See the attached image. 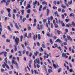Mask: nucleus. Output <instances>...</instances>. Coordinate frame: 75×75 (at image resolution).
I'll use <instances>...</instances> for the list:
<instances>
[{
    "label": "nucleus",
    "instance_id": "f257e3e1",
    "mask_svg": "<svg viewBox=\"0 0 75 75\" xmlns=\"http://www.w3.org/2000/svg\"><path fill=\"white\" fill-rule=\"evenodd\" d=\"M15 42H16V45H19L18 44V43L20 42V40L18 38H17V37H16V38L15 39Z\"/></svg>",
    "mask_w": 75,
    "mask_h": 75
},
{
    "label": "nucleus",
    "instance_id": "f03ea898",
    "mask_svg": "<svg viewBox=\"0 0 75 75\" xmlns=\"http://www.w3.org/2000/svg\"><path fill=\"white\" fill-rule=\"evenodd\" d=\"M67 37L68 40H69L70 42H72V38H71V37H70V36L69 35H67Z\"/></svg>",
    "mask_w": 75,
    "mask_h": 75
},
{
    "label": "nucleus",
    "instance_id": "7ed1b4c3",
    "mask_svg": "<svg viewBox=\"0 0 75 75\" xmlns=\"http://www.w3.org/2000/svg\"><path fill=\"white\" fill-rule=\"evenodd\" d=\"M0 27L1 28H0V35H1V31H2V28H3V26H2V25H1V23H0Z\"/></svg>",
    "mask_w": 75,
    "mask_h": 75
},
{
    "label": "nucleus",
    "instance_id": "20e7f679",
    "mask_svg": "<svg viewBox=\"0 0 75 75\" xmlns=\"http://www.w3.org/2000/svg\"><path fill=\"white\" fill-rule=\"evenodd\" d=\"M12 61L13 64H16L17 65H18V63H17L16 61H15L14 60H13Z\"/></svg>",
    "mask_w": 75,
    "mask_h": 75
},
{
    "label": "nucleus",
    "instance_id": "39448f33",
    "mask_svg": "<svg viewBox=\"0 0 75 75\" xmlns=\"http://www.w3.org/2000/svg\"><path fill=\"white\" fill-rule=\"evenodd\" d=\"M32 64V60H31L29 64V67L30 68H31V64Z\"/></svg>",
    "mask_w": 75,
    "mask_h": 75
},
{
    "label": "nucleus",
    "instance_id": "423d86ee",
    "mask_svg": "<svg viewBox=\"0 0 75 75\" xmlns=\"http://www.w3.org/2000/svg\"><path fill=\"white\" fill-rule=\"evenodd\" d=\"M4 63L5 64V66L7 68V69H10V67L8 65H7V64H6L7 63H6V62H4Z\"/></svg>",
    "mask_w": 75,
    "mask_h": 75
},
{
    "label": "nucleus",
    "instance_id": "0eeeda50",
    "mask_svg": "<svg viewBox=\"0 0 75 75\" xmlns=\"http://www.w3.org/2000/svg\"><path fill=\"white\" fill-rule=\"evenodd\" d=\"M65 56H66V53H64V52L62 53V57L64 58L65 57Z\"/></svg>",
    "mask_w": 75,
    "mask_h": 75
},
{
    "label": "nucleus",
    "instance_id": "6e6552de",
    "mask_svg": "<svg viewBox=\"0 0 75 75\" xmlns=\"http://www.w3.org/2000/svg\"><path fill=\"white\" fill-rule=\"evenodd\" d=\"M54 15L55 16H57V17H59V15H58V13L57 12V11H56L55 12H54Z\"/></svg>",
    "mask_w": 75,
    "mask_h": 75
},
{
    "label": "nucleus",
    "instance_id": "1a4fd4ad",
    "mask_svg": "<svg viewBox=\"0 0 75 75\" xmlns=\"http://www.w3.org/2000/svg\"><path fill=\"white\" fill-rule=\"evenodd\" d=\"M28 38H31V34L29 33L27 37Z\"/></svg>",
    "mask_w": 75,
    "mask_h": 75
},
{
    "label": "nucleus",
    "instance_id": "9d476101",
    "mask_svg": "<svg viewBox=\"0 0 75 75\" xmlns=\"http://www.w3.org/2000/svg\"><path fill=\"white\" fill-rule=\"evenodd\" d=\"M31 8V6H30V5L28 4V6H27V7L26 8V9H28V8Z\"/></svg>",
    "mask_w": 75,
    "mask_h": 75
},
{
    "label": "nucleus",
    "instance_id": "9b49d317",
    "mask_svg": "<svg viewBox=\"0 0 75 75\" xmlns=\"http://www.w3.org/2000/svg\"><path fill=\"white\" fill-rule=\"evenodd\" d=\"M6 10H7L8 13H10L11 10V9L9 8H7Z\"/></svg>",
    "mask_w": 75,
    "mask_h": 75
},
{
    "label": "nucleus",
    "instance_id": "f8f14e48",
    "mask_svg": "<svg viewBox=\"0 0 75 75\" xmlns=\"http://www.w3.org/2000/svg\"><path fill=\"white\" fill-rule=\"evenodd\" d=\"M15 25H16V28L17 29H19V26H18L16 23H15Z\"/></svg>",
    "mask_w": 75,
    "mask_h": 75
},
{
    "label": "nucleus",
    "instance_id": "ddd939ff",
    "mask_svg": "<svg viewBox=\"0 0 75 75\" xmlns=\"http://www.w3.org/2000/svg\"><path fill=\"white\" fill-rule=\"evenodd\" d=\"M52 72V69H48V73H49V74H50V73H51V72Z\"/></svg>",
    "mask_w": 75,
    "mask_h": 75
},
{
    "label": "nucleus",
    "instance_id": "4468645a",
    "mask_svg": "<svg viewBox=\"0 0 75 75\" xmlns=\"http://www.w3.org/2000/svg\"><path fill=\"white\" fill-rule=\"evenodd\" d=\"M42 5H41L40 6V7L39 9V11H41L42 10Z\"/></svg>",
    "mask_w": 75,
    "mask_h": 75
},
{
    "label": "nucleus",
    "instance_id": "2eb2a0df",
    "mask_svg": "<svg viewBox=\"0 0 75 75\" xmlns=\"http://www.w3.org/2000/svg\"><path fill=\"white\" fill-rule=\"evenodd\" d=\"M17 45H15L14 46V47H15V48L14 49V50H15L16 51H17Z\"/></svg>",
    "mask_w": 75,
    "mask_h": 75
},
{
    "label": "nucleus",
    "instance_id": "dca6fc26",
    "mask_svg": "<svg viewBox=\"0 0 75 75\" xmlns=\"http://www.w3.org/2000/svg\"><path fill=\"white\" fill-rule=\"evenodd\" d=\"M59 21V24H62L63 23V21H61L60 20H58Z\"/></svg>",
    "mask_w": 75,
    "mask_h": 75
},
{
    "label": "nucleus",
    "instance_id": "f3484780",
    "mask_svg": "<svg viewBox=\"0 0 75 75\" xmlns=\"http://www.w3.org/2000/svg\"><path fill=\"white\" fill-rule=\"evenodd\" d=\"M34 55H35V56H37V55L38 54V52L37 51H36L35 52H34Z\"/></svg>",
    "mask_w": 75,
    "mask_h": 75
},
{
    "label": "nucleus",
    "instance_id": "a211bd4d",
    "mask_svg": "<svg viewBox=\"0 0 75 75\" xmlns=\"http://www.w3.org/2000/svg\"><path fill=\"white\" fill-rule=\"evenodd\" d=\"M33 5H34V6H36V5L37 4V1H35V3H33Z\"/></svg>",
    "mask_w": 75,
    "mask_h": 75
},
{
    "label": "nucleus",
    "instance_id": "6ab92c4d",
    "mask_svg": "<svg viewBox=\"0 0 75 75\" xmlns=\"http://www.w3.org/2000/svg\"><path fill=\"white\" fill-rule=\"evenodd\" d=\"M38 27L37 28L38 30H41V29L40 28V24H38Z\"/></svg>",
    "mask_w": 75,
    "mask_h": 75
},
{
    "label": "nucleus",
    "instance_id": "aec40b11",
    "mask_svg": "<svg viewBox=\"0 0 75 75\" xmlns=\"http://www.w3.org/2000/svg\"><path fill=\"white\" fill-rule=\"evenodd\" d=\"M7 59V57H5V58L4 59V60L5 61L6 63V64H8V62H7V61L6 60Z\"/></svg>",
    "mask_w": 75,
    "mask_h": 75
},
{
    "label": "nucleus",
    "instance_id": "412c9836",
    "mask_svg": "<svg viewBox=\"0 0 75 75\" xmlns=\"http://www.w3.org/2000/svg\"><path fill=\"white\" fill-rule=\"evenodd\" d=\"M74 13H71L69 16L70 17H72V16H73V17H74Z\"/></svg>",
    "mask_w": 75,
    "mask_h": 75
},
{
    "label": "nucleus",
    "instance_id": "4be33fe9",
    "mask_svg": "<svg viewBox=\"0 0 75 75\" xmlns=\"http://www.w3.org/2000/svg\"><path fill=\"white\" fill-rule=\"evenodd\" d=\"M49 13H50V10H49V9H47V16H48V14H49Z\"/></svg>",
    "mask_w": 75,
    "mask_h": 75
},
{
    "label": "nucleus",
    "instance_id": "5701e85b",
    "mask_svg": "<svg viewBox=\"0 0 75 75\" xmlns=\"http://www.w3.org/2000/svg\"><path fill=\"white\" fill-rule=\"evenodd\" d=\"M27 12L28 14H30V12H31V10L30 9H28L27 11Z\"/></svg>",
    "mask_w": 75,
    "mask_h": 75
},
{
    "label": "nucleus",
    "instance_id": "b1692460",
    "mask_svg": "<svg viewBox=\"0 0 75 75\" xmlns=\"http://www.w3.org/2000/svg\"><path fill=\"white\" fill-rule=\"evenodd\" d=\"M72 24L74 27H75V24L74 22L72 21Z\"/></svg>",
    "mask_w": 75,
    "mask_h": 75
},
{
    "label": "nucleus",
    "instance_id": "393cba45",
    "mask_svg": "<svg viewBox=\"0 0 75 75\" xmlns=\"http://www.w3.org/2000/svg\"><path fill=\"white\" fill-rule=\"evenodd\" d=\"M24 10H22L21 11L22 12V15H24Z\"/></svg>",
    "mask_w": 75,
    "mask_h": 75
},
{
    "label": "nucleus",
    "instance_id": "a878e982",
    "mask_svg": "<svg viewBox=\"0 0 75 75\" xmlns=\"http://www.w3.org/2000/svg\"><path fill=\"white\" fill-rule=\"evenodd\" d=\"M53 67L55 69L57 68V65H56L55 64H53Z\"/></svg>",
    "mask_w": 75,
    "mask_h": 75
},
{
    "label": "nucleus",
    "instance_id": "bb28decb",
    "mask_svg": "<svg viewBox=\"0 0 75 75\" xmlns=\"http://www.w3.org/2000/svg\"><path fill=\"white\" fill-rule=\"evenodd\" d=\"M25 20H26V18H23L22 19V21L23 22H24Z\"/></svg>",
    "mask_w": 75,
    "mask_h": 75
},
{
    "label": "nucleus",
    "instance_id": "cd10ccee",
    "mask_svg": "<svg viewBox=\"0 0 75 75\" xmlns=\"http://www.w3.org/2000/svg\"><path fill=\"white\" fill-rule=\"evenodd\" d=\"M49 41H50L51 44H53V42H52V40H51V39H50L49 40Z\"/></svg>",
    "mask_w": 75,
    "mask_h": 75
},
{
    "label": "nucleus",
    "instance_id": "c85d7f7f",
    "mask_svg": "<svg viewBox=\"0 0 75 75\" xmlns=\"http://www.w3.org/2000/svg\"><path fill=\"white\" fill-rule=\"evenodd\" d=\"M40 38H41V36L40 34H39L38 35V40H40Z\"/></svg>",
    "mask_w": 75,
    "mask_h": 75
},
{
    "label": "nucleus",
    "instance_id": "c756f323",
    "mask_svg": "<svg viewBox=\"0 0 75 75\" xmlns=\"http://www.w3.org/2000/svg\"><path fill=\"white\" fill-rule=\"evenodd\" d=\"M7 55V52H4V57H6Z\"/></svg>",
    "mask_w": 75,
    "mask_h": 75
},
{
    "label": "nucleus",
    "instance_id": "7c9ffc66",
    "mask_svg": "<svg viewBox=\"0 0 75 75\" xmlns=\"http://www.w3.org/2000/svg\"><path fill=\"white\" fill-rule=\"evenodd\" d=\"M37 59H36L34 60V62H35V64H37Z\"/></svg>",
    "mask_w": 75,
    "mask_h": 75
},
{
    "label": "nucleus",
    "instance_id": "2f4dec72",
    "mask_svg": "<svg viewBox=\"0 0 75 75\" xmlns=\"http://www.w3.org/2000/svg\"><path fill=\"white\" fill-rule=\"evenodd\" d=\"M42 46L44 48H46V46H45V45L42 44Z\"/></svg>",
    "mask_w": 75,
    "mask_h": 75
},
{
    "label": "nucleus",
    "instance_id": "473e14b6",
    "mask_svg": "<svg viewBox=\"0 0 75 75\" xmlns=\"http://www.w3.org/2000/svg\"><path fill=\"white\" fill-rule=\"evenodd\" d=\"M33 27H36V25H37V23H34L33 25Z\"/></svg>",
    "mask_w": 75,
    "mask_h": 75
},
{
    "label": "nucleus",
    "instance_id": "72a5a7b5",
    "mask_svg": "<svg viewBox=\"0 0 75 75\" xmlns=\"http://www.w3.org/2000/svg\"><path fill=\"white\" fill-rule=\"evenodd\" d=\"M61 7H63V8H66V7L65 6H64L63 5H61Z\"/></svg>",
    "mask_w": 75,
    "mask_h": 75
},
{
    "label": "nucleus",
    "instance_id": "f704fd0d",
    "mask_svg": "<svg viewBox=\"0 0 75 75\" xmlns=\"http://www.w3.org/2000/svg\"><path fill=\"white\" fill-rule=\"evenodd\" d=\"M57 33L58 34H61V31H59V30H57Z\"/></svg>",
    "mask_w": 75,
    "mask_h": 75
},
{
    "label": "nucleus",
    "instance_id": "c9c22d12",
    "mask_svg": "<svg viewBox=\"0 0 75 75\" xmlns=\"http://www.w3.org/2000/svg\"><path fill=\"white\" fill-rule=\"evenodd\" d=\"M8 28L9 31H11V28H10V26H8Z\"/></svg>",
    "mask_w": 75,
    "mask_h": 75
},
{
    "label": "nucleus",
    "instance_id": "e433bc0d",
    "mask_svg": "<svg viewBox=\"0 0 75 75\" xmlns=\"http://www.w3.org/2000/svg\"><path fill=\"white\" fill-rule=\"evenodd\" d=\"M13 19H15L16 18V16L14 15V14L13 15Z\"/></svg>",
    "mask_w": 75,
    "mask_h": 75
},
{
    "label": "nucleus",
    "instance_id": "4c0bfd02",
    "mask_svg": "<svg viewBox=\"0 0 75 75\" xmlns=\"http://www.w3.org/2000/svg\"><path fill=\"white\" fill-rule=\"evenodd\" d=\"M4 12V11L3 10L1 11V14H3V13Z\"/></svg>",
    "mask_w": 75,
    "mask_h": 75
},
{
    "label": "nucleus",
    "instance_id": "58836bf2",
    "mask_svg": "<svg viewBox=\"0 0 75 75\" xmlns=\"http://www.w3.org/2000/svg\"><path fill=\"white\" fill-rule=\"evenodd\" d=\"M6 3V0H2L1 1V3Z\"/></svg>",
    "mask_w": 75,
    "mask_h": 75
},
{
    "label": "nucleus",
    "instance_id": "ea45409f",
    "mask_svg": "<svg viewBox=\"0 0 75 75\" xmlns=\"http://www.w3.org/2000/svg\"><path fill=\"white\" fill-rule=\"evenodd\" d=\"M6 41L7 42H10V40H9V39H6Z\"/></svg>",
    "mask_w": 75,
    "mask_h": 75
},
{
    "label": "nucleus",
    "instance_id": "a19ab883",
    "mask_svg": "<svg viewBox=\"0 0 75 75\" xmlns=\"http://www.w3.org/2000/svg\"><path fill=\"white\" fill-rule=\"evenodd\" d=\"M6 6H8V5H9V2H6Z\"/></svg>",
    "mask_w": 75,
    "mask_h": 75
},
{
    "label": "nucleus",
    "instance_id": "79ce46f5",
    "mask_svg": "<svg viewBox=\"0 0 75 75\" xmlns=\"http://www.w3.org/2000/svg\"><path fill=\"white\" fill-rule=\"evenodd\" d=\"M42 4H46V5H47V3H46V2H45V1H44L42 2Z\"/></svg>",
    "mask_w": 75,
    "mask_h": 75
},
{
    "label": "nucleus",
    "instance_id": "37998d69",
    "mask_svg": "<svg viewBox=\"0 0 75 75\" xmlns=\"http://www.w3.org/2000/svg\"><path fill=\"white\" fill-rule=\"evenodd\" d=\"M33 38L34 40V41H35V35H34L33 36Z\"/></svg>",
    "mask_w": 75,
    "mask_h": 75
},
{
    "label": "nucleus",
    "instance_id": "c03bdc74",
    "mask_svg": "<svg viewBox=\"0 0 75 75\" xmlns=\"http://www.w3.org/2000/svg\"><path fill=\"white\" fill-rule=\"evenodd\" d=\"M12 72H12V71H9V74H11V75H12Z\"/></svg>",
    "mask_w": 75,
    "mask_h": 75
},
{
    "label": "nucleus",
    "instance_id": "a18cd8bd",
    "mask_svg": "<svg viewBox=\"0 0 75 75\" xmlns=\"http://www.w3.org/2000/svg\"><path fill=\"white\" fill-rule=\"evenodd\" d=\"M1 72H4V69H1Z\"/></svg>",
    "mask_w": 75,
    "mask_h": 75
},
{
    "label": "nucleus",
    "instance_id": "49530a36",
    "mask_svg": "<svg viewBox=\"0 0 75 75\" xmlns=\"http://www.w3.org/2000/svg\"><path fill=\"white\" fill-rule=\"evenodd\" d=\"M21 45L22 46V47H23L24 48V49L25 48V46H24V44H21Z\"/></svg>",
    "mask_w": 75,
    "mask_h": 75
},
{
    "label": "nucleus",
    "instance_id": "de8ad7c7",
    "mask_svg": "<svg viewBox=\"0 0 75 75\" xmlns=\"http://www.w3.org/2000/svg\"><path fill=\"white\" fill-rule=\"evenodd\" d=\"M69 20L68 19H66L65 20V21H66V22H68V21H69Z\"/></svg>",
    "mask_w": 75,
    "mask_h": 75
},
{
    "label": "nucleus",
    "instance_id": "09e8293b",
    "mask_svg": "<svg viewBox=\"0 0 75 75\" xmlns=\"http://www.w3.org/2000/svg\"><path fill=\"white\" fill-rule=\"evenodd\" d=\"M59 39H57L56 41V42H59Z\"/></svg>",
    "mask_w": 75,
    "mask_h": 75
},
{
    "label": "nucleus",
    "instance_id": "8fccbe9b",
    "mask_svg": "<svg viewBox=\"0 0 75 75\" xmlns=\"http://www.w3.org/2000/svg\"><path fill=\"white\" fill-rule=\"evenodd\" d=\"M34 72L36 74H38V72H37L36 70H34Z\"/></svg>",
    "mask_w": 75,
    "mask_h": 75
},
{
    "label": "nucleus",
    "instance_id": "3c124183",
    "mask_svg": "<svg viewBox=\"0 0 75 75\" xmlns=\"http://www.w3.org/2000/svg\"><path fill=\"white\" fill-rule=\"evenodd\" d=\"M46 9H47V7L45 6L43 7V10H46Z\"/></svg>",
    "mask_w": 75,
    "mask_h": 75
},
{
    "label": "nucleus",
    "instance_id": "603ef678",
    "mask_svg": "<svg viewBox=\"0 0 75 75\" xmlns=\"http://www.w3.org/2000/svg\"><path fill=\"white\" fill-rule=\"evenodd\" d=\"M55 19L56 20V22L57 24H58V20H57V18H55Z\"/></svg>",
    "mask_w": 75,
    "mask_h": 75
},
{
    "label": "nucleus",
    "instance_id": "864d4df0",
    "mask_svg": "<svg viewBox=\"0 0 75 75\" xmlns=\"http://www.w3.org/2000/svg\"><path fill=\"white\" fill-rule=\"evenodd\" d=\"M58 48H59V49L60 51H61L62 50V48H61V47L60 46L58 47Z\"/></svg>",
    "mask_w": 75,
    "mask_h": 75
},
{
    "label": "nucleus",
    "instance_id": "5fc2aeb1",
    "mask_svg": "<svg viewBox=\"0 0 75 75\" xmlns=\"http://www.w3.org/2000/svg\"><path fill=\"white\" fill-rule=\"evenodd\" d=\"M8 16L9 17H11V14L10 13H8Z\"/></svg>",
    "mask_w": 75,
    "mask_h": 75
},
{
    "label": "nucleus",
    "instance_id": "6e6d98bb",
    "mask_svg": "<svg viewBox=\"0 0 75 75\" xmlns=\"http://www.w3.org/2000/svg\"><path fill=\"white\" fill-rule=\"evenodd\" d=\"M32 3V1L30 0V1L29 2V4H29L30 5V4H31V3Z\"/></svg>",
    "mask_w": 75,
    "mask_h": 75
},
{
    "label": "nucleus",
    "instance_id": "4d7b16f0",
    "mask_svg": "<svg viewBox=\"0 0 75 75\" xmlns=\"http://www.w3.org/2000/svg\"><path fill=\"white\" fill-rule=\"evenodd\" d=\"M24 6H26V4H27V3H26V1H25L24 2Z\"/></svg>",
    "mask_w": 75,
    "mask_h": 75
},
{
    "label": "nucleus",
    "instance_id": "13d9d810",
    "mask_svg": "<svg viewBox=\"0 0 75 75\" xmlns=\"http://www.w3.org/2000/svg\"><path fill=\"white\" fill-rule=\"evenodd\" d=\"M27 33H26L24 35V37H27Z\"/></svg>",
    "mask_w": 75,
    "mask_h": 75
},
{
    "label": "nucleus",
    "instance_id": "bf43d9fd",
    "mask_svg": "<svg viewBox=\"0 0 75 75\" xmlns=\"http://www.w3.org/2000/svg\"><path fill=\"white\" fill-rule=\"evenodd\" d=\"M47 36H48L49 37H50V33H47Z\"/></svg>",
    "mask_w": 75,
    "mask_h": 75
},
{
    "label": "nucleus",
    "instance_id": "052dcab7",
    "mask_svg": "<svg viewBox=\"0 0 75 75\" xmlns=\"http://www.w3.org/2000/svg\"><path fill=\"white\" fill-rule=\"evenodd\" d=\"M37 44L38 46H40V43L39 42H37Z\"/></svg>",
    "mask_w": 75,
    "mask_h": 75
},
{
    "label": "nucleus",
    "instance_id": "680f3d73",
    "mask_svg": "<svg viewBox=\"0 0 75 75\" xmlns=\"http://www.w3.org/2000/svg\"><path fill=\"white\" fill-rule=\"evenodd\" d=\"M25 50H24L23 51H22V53L23 54H24V53H25Z\"/></svg>",
    "mask_w": 75,
    "mask_h": 75
},
{
    "label": "nucleus",
    "instance_id": "e2e57ef3",
    "mask_svg": "<svg viewBox=\"0 0 75 75\" xmlns=\"http://www.w3.org/2000/svg\"><path fill=\"white\" fill-rule=\"evenodd\" d=\"M2 37L4 38H6V35H3L2 36Z\"/></svg>",
    "mask_w": 75,
    "mask_h": 75
},
{
    "label": "nucleus",
    "instance_id": "0e129e2a",
    "mask_svg": "<svg viewBox=\"0 0 75 75\" xmlns=\"http://www.w3.org/2000/svg\"><path fill=\"white\" fill-rule=\"evenodd\" d=\"M4 54V52H1L0 53V55H3Z\"/></svg>",
    "mask_w": 75,
    "mask_h": 75
},
{
    "label": "nucleus",
    "instance_id": "69168bd1",
    "mask_svg": "<svg viewBox=\"0 0 75 75\" xmlns=\"http://www.w3.org/2000/svg\"><path fill=\"white\" fill-rule=\"evenodd\" d=\"M14 12L15 13H17V10L16 9H14L13 10Z\"/></svg>",
    "mask_w": 75,
    "mask_h": 75
},
{
    "label": "nucleus",
    "instance_id": "338daca9",
    "mask_svg": "<svg viewBox=\"0 0 75 75\" xmlns=\"http://www.w3.org/2000/svg\"><path fill=\"white\" fill-rule=\"evenodd\" d=\"M58 27H59L58 25H55V28H58Z\"/></svg>",
    "mask_w": 75,
    "mask_h": 75
},
{
    "label": "nucleus",
    "instance_id": "774afa93",
    "mask_svg": "<svg viewBox=\"0 0 75 75\" xmlns=\"http://www.w3.org/2000/svg\"><path fill=\"white\" fill-rule=\"evenodd\" d=\"M61 70V69H58V73L60 72V71Z\"/></svg>",
    "mask_w": 75,
    "mask_h": 75
}]
</instances>
